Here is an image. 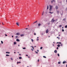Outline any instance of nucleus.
Segmentation results:
<instances>
[{
    "label": "nucleus",
    "instance_id": "nucleus-52",
    "mask_svg": "<svg viewBox=\"0 0 67 67\" xmlns=\"http://www.w3.org/2000/svg\"><path fill=\"white\" fill-rule=\"evenodd\" d=\"M48 24H50V23H49Z\"/></svg>",
    "mask_w": 67,
    "mask_h": 67
},
{
    "label": "nucleus",
    "instance_id": "nucleus-29",
    "mask_svg": "<svg viewBox=\"0 0 67 67\" xmlns=\"http://www.w3.org/2000/svg\"><path fill=\"white\" fill-rule=\"evenodd\" d=\"M58 64H60V62H58Z\"/></svg>",
    "mask_w": 67,
    "mask_h": 67
},
{
    "label": "nucleus",
    "instance_id": "nucleus-64",
    "mask_svg": "<svg viewBox=\"0 0 67 67\" xmlns=\"http://www.w3.org/2000/svg\"><path fill=\"white\" fill-rule=\"evenodd\" d=\"M66 2H67V0H66Z\"/></svg>",
    "mask_w": 67,
    "mask_h": 67
},
{
    "label": "nucleus",
    "instance_id": "nucleus-22",
    "mask_svg": "<svg viewBox=\"0 0 67 67\" xmlns=\"http://www.w3.org/2000/svg\"><path fill=\"white\" fill-rule=\"evenodd\" d=\"M19 58L20 59H21L22 58V57H19Z\"/></svg>",
    "mask_w": 67,
    "mask_h": 67
},
{
    "label": "nucleus",
    "instance_id": "nucleus-3",
    "mask_svg": "<svg viewBox=\"0 0 67 67\" xmlns=\"http://www.w3.org/2000/svg\"><path fill=\"white\" fill-rule=\"evenodd\" d=\"M55 8L56 10H57V9H58V6H56Z\"/></svg>",
    "mask_w": 67,
    "mask_h": 67
},
{
    "label": "nucleus",
    "instance_id": "nucleus-57",
    "mask_svg": "<svg viewBox=\"0 0 67 67\" xmlns=\"http://www.w3.org/2000/svg\"><path fill=\"white\" fill-rule=\"evenodd\" d=\"M62 29H64V27H62Z\"/></svg>",
    "mask_w": 67,
    "mask_h": 67
},
{
    "label": "nucleus",
    "instance_id": "nucleus-54",
    "mask_svg": "<svg viewBox=\"0 0 67 67\" xmlns=\"http://www.w3.org/2000/svg\"><path fill=\"white\" fill-rule=\"evenodd\" d=\"M28 29V28H26V30H27Z\"/></svg>",
    "mask_w": 67,
    "mask_h": 67
},
{
    "label": "nucleus",
    "instance_id": "nucleus-31",
    "mask_svg": "<svg viewBox=\"0 0 67 67\" xmlns=\"http://www.w3.org/2000/svg\"><path fill=\"white\" fill-rule=\"evenodd\" d=\"M61 26H62V25H60L59 26V27H61Z\"/></svg>",
    "mask_w": 67,
    "mask_h": 67
},
{
    "label": "nucleus",
    "instance_id": "nucleus-18",
    "mask_svg": "<svg viewBox=\"0 0 67 67\" xmlns=\"http://www.w3.org/2000/svg\"><path fill=\"white\" fill-rule=\"evenodd\" d=\"M63 21H65V20H66V18H64L63 19Z\"/></svg>",
    "mask_w": 67,
    "mask_h": 67
},
{
    "label": "nucleus",
    "instance_id": "nucleus-26",
    "mask_svg": "<svg viewBox=\"0 0 67 67\" xmlns=\"http://www.w3.org/2000/svg\"><path fill=\"white\" fill-rule=\"evenodd\" d=\"M42 48H43V47H40V49H42Z\"/></svg>",
    "mask_w": 67,
    "mask_h": 67
},
{
    "label": "nucleus",
    "instance_id": "nucleus-21",
    "mask_svg": "<svg viewBox=\"0 0 67 67\" xmlns=\"http://www.w3.org/2000/svg\"><path fill=\"white\" fill-rule=\"evenodd\" d=\"M26 48H25V47H24V48H23V49H25Z\"/></svg>",
    "mask_w": 67,
    "mask_h": 67
},
{
    "label": "nucleus",
    "instance_id": "nucleus-17",
    "mask_svg": "<svg viewBox=\"0 0 67 67\" xmlns=\"http://www.w3.org/2000/svg\"><path fill=\"white\" fill-rule=\"evenodd\" d=\"M14 44H15H15H16V42H14Z\"/></svg>",
    "mask_w": 67,
    "mask_h": 67
},
{
    "label": "nucleus",
    "instance_id": "nucleus-45",
    "mask_svg": "<svg viewBox=\"0 0 67 67\" xmlns=\"http://www.w3.org/2000/svg\"><path fill=\"white\" fill-rule=\"evenodd\" d=\"M19 62H18L17 63V64H19Z\"/></svg>",
    "mask_w": 67,
    "mask_h": 67
},
{
    "label": "nucleus",
    "instance_id": "nucleus-5",
    "mask_svg": "<svg viewBox=\"0 0 67 67\" xmlns=\"http://www.w3.org/2000/svg\"><path fill=\"white\" fill-rule=\"evenodd\" d=\"M55 20H54V19H52V22H55Z\"/></svg>",
    "mask_w": 67,
    "mask_h": 67
},
{
    "label": "nucleus",
    "instance_id": "nucleus-59",
    "mask_svg": "<svg viewBox=\"0 0 67 67\" xmlns=\"http://www.w3.org/2000/svg\"><path fill=\"white\" fill-rule=\"evenodd\" d=\"M14 54L15 53V52H14Z\"/></svg>",
    "mask_w": 67,
    "mask_h": 67
},
{
    "label": "nucleus",
    "instance_id": "nucleus-9",
    "mask_svg": "<svg viewBox=\"0 0 67 67\" xmlns=\"http://www.w3.org/2000/svg\"><path fill=\"white\" fill-rule=\"evenodd\" d=\"M66 61L65 62V61H64L63 62V64H65V63H66Z\"/></svg>",
    "mask_w": 67,
    "mask_h": 67
},
{
    "label": "nucleus",
    "instance_id": "nucleus-15",
    "mask_svg": "<svg viewBox=\"0 0 67 67\" xmlns=\"http://www.w3.org/2000/svg\"><path fill=\"white\" fill-rule=\"evenodd\" d=\"M6 54H10V52H6Z\"/></svg>",
    "mask_w": 67,
    "mask_h": 67
},
{
    "label": "nucleus",
    "instance_id": "nucleus-40",
    "mask_svg": "<svg viewBox=\"0 0 67 67\" xmlns=\"http://www.w3.org/2000/svg\"><path fill=\"white\" fill-rule=\"evenodd\" d=\"M32 49H34V47H33V46H32Z\"/></svg>",
    "mask_w": 67,
    "mask_h": 67
},
{
    "label": "nucleus",
    "instance_id": "nucleus-62",
    "mask_svg": "<svg viewBox=\"0 0 67 67\" xmlns=\"http://www.w3.org/2000/svg\"><path fill=\"white\" fill-rule=\"evenodd\" d=\"M34 47H36V46H34Z\"/></svg>",
    "mask_w": 67,
    "mask_h": 67
},
{
    "label": "nucleus",
    "instance_id": "nucleus-36",
    "mask_svg": "<svg viewBox=\"0 0 67 67\" xmlns=\"http://www.w3.org/2000/svg\"><path fill=\"white\" fill-rule=\"evenodd\" d=\"M58 55L59 57V54H58Z\"/></svg>",
    "mask_w": 67,
    "mask_h": 67
},
{
    "label": "nucleus",
    "instance_id": "nucleus-24",
    "mask_svg": "<svg viewBox=\"0 0 67 67\" xmlns=\"http://www.w3.org/2000/svg\"><path fill=\"white\" fill-rule=\"evenodd\" d=\"M38 26H40L41 25V24H38Z\"/></svg>",
    "mask_w": 67,
    "mask_h": 67
},
{
    "label": "nucleus",
    "instance_id": "nucleus-53",
    "mask_svg": "<svg viewBox=\"0 0 67 67\" xmlns=\"http://www.w3.org/2000/svg\"><path fill=\"white\" fill-rule=\"evenodd\" d=\"M19 55L20 56H21V54H19Z\"/></svg>",
    "mask_w": 67,
    "mask_h": 67
},
{
    "label": "nucleus",
    "instance_id": "nucleus-39",
    "mask_svg": "<svg viewBox=\"0 0 67 67\" xmlns=\"http://www.w3.org/2000/svg\"><path fill=\"white\" fill-rule=\"evenodd\" d=\"M57 13H59V11H57Z\"/></svg>",
    "mask_w": 67,
    "mask_h": 67
},
{
    "label": "nucleus",
    "instance_id": "nucleus-28",
    "mask_svg": "<svg viewBox=\"0 0 67 67\" xmlns=\"http://www.w3.org/2000/svg\"><path fill=\"white\" fill-rule=\"evenodd\" d=\"M39 40V39H38V38H37V39H36L37 41H38Z\"/></svg>",
    "mask_w": 67,
    "mask_h": 67
},
{
    "label": "nucleus",
    "instance_id": "nucleus-11",
    "mask_svg": "<svg viewBox=\"0 0 67 67\" xmlns=\"http://www.w3.org/2000/svg\"><path fill=\"white\" fill-rule=\"evenodd\" d=\"M54 53H57V50H55L54 51Z\"/></svg>",
    "mask_w": 67,
    "mask_h": 67
},
{
    "label": "nucleus",
    "instance_id": "nucleus-50",
    "mask_svg": "<svg viewBox=\"0 0 67 67\" xmlns=\"http://www.w3.org/2000/svg\"><path fill=\"white\" fill-rule=\"evenodd\" d=\"M2 24L3 25H4V24H3V23H2Z\"/></svg>",
    "mask_w": 67,
    "mask_h": 67
},
{
    "label": "nucleus",
    "instance_id": "nucleus-44",
    "mask_svg": "<svg viewBox=\"0 0 67 67\" xmlns=\"http://www.w3.org/2000/svg\"><path fill=\"white\" fill-rule=\"evenodd\" d=\"M28 58H30V57L29 56H28Z\"/></svg>",
    "mask_w": 67,
    "mask_h": 67
},
{
    "label": "nucleus",
    "instance_id": "nucleus-4",
    "mask_svg": "<svg viewBox=\"0 0 67 67\" xmlns=\"http://www.w3.org/2000/svg\"><path fill=\"white\" fill-rule=\"evenodd\" d=\"M46 33H48V30L47 29L46 30Z\"/></svg>",
    "mask_w": 67,
    "mask_h": 67
},
{
    "label": "nucleus",
    "instance_id": "nucleus-49",
    "mask_svg": "<svg viewBox=\"0 0 67 67\" xmlns=\"http://www.w3.org/2000/svg\"><path fill=\"white\" fill-rule=\"evenodd\" d=\"M37 52H39V50H37Z\"/></svg>",
    "mask_w": 67,
    "mask_h": 67
},
{
    "label": "nucleus",
    "instance_id": "nucleus-47",
    "mask_svg": "<svg viewBox=\"0 0 67 67\" xmlns=\"http://www.w3.org/2000/svg\"><path fill=\"white\" fill-rule=\"evenodd\" d=\"M41 35H43V33H42L41 34Z\"/></svg>",
    "mask_w": 67,
    "mask_h": 67
},
{
    "label": "nucleus",
    "instance_id": "nucleus-13",
    "mask_svg": "<svg viewBox=\"0 0 67 67\" xmlns=\"http://www.w3.org/2000/svg\"><path fill=\"white\" fill-rule=\"evenodd\" d=\"M15 37L16 38H18V36H15Z\"/></svg>",
    "mask_w": 67,
    "mask_h": 67
},
{
    "label": "nucleus",
    "instance_id": "nucleus-63",
    "mask_svg": "<svg viewBox=\"0 0 67 67\" xmlns=\"http://www.w3.org/2000/svg\"><path fill=\"white\" fill-rule=\"evenodd\" d=\"M66 10H67V8H66Z\"/></svg>",
    "mask_w": 67,
    "mask_h": 67
},
{
    "label": "nucleus",
    "instance_id": "nucleus-19",
    "mask_svg": "<svg viewBox=\"0 0 67 67\" xmlns=\"http://www.w3.org/2000/svg\"><path fill=\"white\" fill-rule=\"evenodd\" d=\"M6 56H9V55H8V54H6Z\"/></svg>",
    "mask_w": 67,
    "mask_h": 67
},
{
    "label": "nucleus",
    "instance_id": "nucleus-38",
    "mask_svg": "<svg viewBox=\"0 0 67 67\" xmlns=\"http://www.w3.org/2000/svg\"><path fill=\"white\" fill-rule=\"evenodd\" d=\"M58 40H60V37H58Z\"/></svg>",
    "mask_w": 67,
    "mask_h": 67
},
{
    "label": "nucleus",
    "instance_id": "nucleus-35",
    "mask_svg": "<svg viewBox=\"0 0 67 67\" xmlns=\"http://www.w3.org/2000/svg\"><path fill=\"white\" fill-rule=\"evenodd\" d=\"M62 31L63 32L64 31V29H62Z\"/></svg>",
    "mask_w": 67,
    "mask_h": 67
},
{
    "label": "nucleus",
    "instance_id": "nucleus-10",
    "mask_svg": "<svg viewBox=\"0 0 67 67\" xmlns=\"http://www.w3.org/2000/svg\"><path fill=\"white\" fill-rule=\"evenodd\" d=\"M16 25H18V26H19V23H16Z\"/></svg>",
    "mask_w": 67,
    "mask_h": 67
},
{
    "label": "nucleus",
    "instance_id": "nucleus-25",
    "mask_svg": "<svg viewBox=\"0 0 67 67\" xmlns=\"http://www.w3.org/2000/svg\"><path fill=\"white\" fill-rule=\"evenodd\" d=\"M43 57L44 58H46V57H45V56H43Z\"/></svg>",
    "mask_w": 67,
    "mask_h": 67
},
{
    "label": "nucleus",
    "instance_id": "nucleus-37",
    "mask_svg": "<svg viewBox=\"0 0 67 67\" xmlns=\"http://www.w3.org/2000/svg\"><path fill=\"white\" fill-rule=\"evenodd\" d=\"M58 43L59 44H61L62 43L61 42H58Z\"/></svg>",
    "mask_w": 67,
    "mask_h": 67
},
{
    "label": "nucleus",
    "instance_id": "nucleus-7",
    "mask_svg": "<svg viewBox=\"0 0 67 67\" xmlns=\"http://www.w3.org/2000/svg\"><path fill=\"white\" fill-rule=\"evenodd\" d=\"M16 41L17 42H20V40H19V39H16Z\"/></svg>",
    "mask_w": 67,
    "mask_h": 67
},
{
    "label": "nucleus",
    "instance_id": "nucleus-42",
    "mask_svg": "<svg viewBox=\"0 0 67 67\" xmlns=\"http://www.w3.org/2000/svg\"><path fill=\"white\" fill-rule=\"evenodd\" d=\"M35 53H37V54H38V52H36V51L35 52Z\"/></svg>",
    "mask_w": 67,
    "mask_h": 67
},
{
    "label": "nucleus",
    "instance_id": "nucleus-60",
    "mask_svg": "<svg viewBox=\"0 0 67 67\" xmlns=\"http://www.w3.org/2000/svg\"><path fill=\"white\" fill-rule=\"evenodd\" d=\"M35 22H34V24H35Z\"/></svg>",
    "mask_w": 67,
    "mask_h": 67
},
{
    "label": "nucleus",
    "instance_id": "nucleus-32",
    "mask_svg": "<svg viewBox=\"0 0 67 67\" xmlns=\"http://www.w3.org/2000/svg\"><path fill=\"white\" fill-rule=\"evenodd\" d=\"M37 20L35 22V23H37Z\"/></svg>",
    "mask_w": 67,
    "mask_h": 67
},
{
    "label": "nucleus",
    "instance_id": "nucleus-41",
    "mask_svg": "<svg viewBox=\"0 0 67 67\" xmlns=\"http://www.w3.org/2000/svg\"><path fill=\"white\" fill-rule=\"evenodd\" d=\"M34 35H36V33H34Z\"/></svg>",
    "mask_w": 67,
    "mask_h": 67
},
{
    "label": "nucleus",
    "instance_id": "nucleus-27",
    "mask_svg": "<svg viewBox=\"0 0 67 67\" xmlns=\"http://www.w3.org/2000/svg\"><path fill=\"white\" fill-rule=\"evenodd\" d=\"M31 41L32 42H33L34 41L33 40V39H31Z\"/></svg>",
    "mask_w": 67,
    "mask_h": 67
},
{
    "label": "nucleus",
    "instance_id": "nucleus-30",
    "mask_svg": "<svg viewBox=\"0 0 67 67\" xmlns=\"http://www.w3.org/2000/svg\"><path fill=\"white\" fill-rule=\"evenodd\" d=\"M65 28H67V25L66 26H65Z\"/></svg>",
    "mask_w": 67,
    "mask_h": 67
},
{
    "label": "nucleus",
    "instance_id": "nucleus-23",
    "mask_svg": "<svg viewBox=\"0 0 67 67\" xmlns=\"http://www.w3.org/2000/svg\"><path fill=\"white\" fill-rule=\"evenodd\" d=\"M1 44H2L3 43V41H1Z\"/></svg>",
    "mask_w": 67,
    "mask_h": 67
},
{
    "label": "nucleus",
    "instance_id": "nucleus-46",
    "mask_svg": "<svg viewBox=\"0 0 67 67\" xmlns=\"http://www.w3.org/2000/svg\"><path fill=\"white\" fill-rule=\"evenodd\" d=\"M57 49H58V47H57Z\"/></svg>",
    "mask_w": 67,
    "mask_h": 67
},
{
    "label": "nucleus",
    "instance_id": "nucleus-1",
    "mask_svg": "<svg viewBox=\"0 0 67 67\" xmlns=\"http://www.w3.org/2000/svg\"><path fill=\"white\" fill-rule=\"evenodd\" d=\"M53 8V6L49 5V10L50 11L52 10V8Z\"/></svg>",
    "mask_w": 67,
    "mask_h": 67
},
{
    "label": "nucleus",
    "instance_id": "nucleus-14",
    "mask_svg": "<svg viewBox=\"0 0 67 67\" xmlns=\"http://www.w3.org/2000/svg\"><path fill=\"white\" fill-rule=\"evenodd\" d=\"M57 46H58V47H59L60 46V44H59L58 45H57Z\"/></svg>",
    "mask_w": 67,
    "mask_h": 67
},
{
    "label": "nucleus",
    "instance_id": "nucleus-8",
    "mask_svg": "<svg viewBox=\"0 0 67 67\" xmlns=\"http://www.w3.org/2000/svg\"><path fill=\"white\" fill-rule=\"evenodd\" d=\"M53 2H55V0H53L52 1H51L52 3H53Z\"/></svg>",
    "mask_w": 67,
    "mask_h": 67
},
{
    "label": "nucleus",
    "instance_id": "nucleus-34",
    "mask_svg": "<svg viewBox=\"0 0 67 67\" xmlns=\"http://www.w3.org/2000/svg\"><path fill=\"white\" fill-rule=\"evenodd\" d=\"M60 46H63V44H61Z\"/></svg>",
    "mask_w": 67,
    "mask_h": 67
},
{
    "label": "nucleus",
    "instance_id": "nucleus-43",
    "mask_svg": "<svg viewBox=\"0 0 67 67\" xmlns=\"http://www.w3.org/2000/svg\"><path fill=\"white\" fill-rule=\"evenodd\" d=\"M31 50L32 51H33V49H31Z\"/></svg>",
    "mask_w": 67,
    "mask_h": 67
},
{
    "label": "nucleus",
    "instance_id": "nucleus-48",
    "mask_svg": "<svg viewBox=\"0 0 67 67\" xmlns=\"http://www.w3.org/2000/svg\"><path fill=\"white\" fill-rule=\"evenodd\" d=\"M26 56H28V55L27 54H26Z\"/></svg>",
    "mask_w": 67,
    "mask_h": 67
},
{
    "label": "nucleus",
    "instance_id": "nucleus-56",
    "mask_svg": "<svg viewBox=\"0 0 67 67\" xmlns=\"http://www.w3.org/2000/svg\"><path fill=\"white\" fill-rule=\"evenodd\" d=\"M38 62H39V60H37Z\"/></svg>",
    "mask_w": 67,
    "mask_h": 67
},
{
    "label": "nucleus",
    "instance_id": "nucleus-51",
    "mask_svg": "<svg viewBox=\"0 0 67 67\" xmlns=\"http://www.w3.org/2000/svg\"><path fill=\"white\" fill-rule=\"evenodd\" d=\"M5 36H7V35H5Z\"/></svg>",
    "mask_w": 67,
    "mask_h": 67
},
{
    "label": "nucleus",
    "instance_id": "nucleus-12",
    "mask_svg": "<svg viewBox=\"0 0 67 67\" xmlns=\"http://www.w3.org/2000/svg\"><path fill=\"white\" fill-rule=\"evenodd\" d=\"M49 13H51V14H52V13H53V12H49Z\"/></svg>",
    "mask_w": 67,
    "mask_h": 67
},
{
    "label": "nucleus",
    "instance_id": "nucleus-16",
    "mask_svg": "<svg viewBox=\"0 0 67 67\" xmlns=\"http://www.w3.org/2000/svg\"><path fill=\"white\" fill-rule=\"evenodd\" d=\"M49 8V6L48 5V6H47V9L48 10V9Z\"/></svg>",
    "mask_w": 67,
    "mask_h": 67
},
{
    "label": "nucleus",
    "instance_id": "nucleus-33",
    "mask_svg": "<svg viewBox=\"0 0 67 67\" xmlns=\"http://www.w3.org/2000/svg\"><path fill=\"white\" fill-rule=\"evenodd\" d=\"M11 60H13V59L12 58H10Z\"/></svg>",
    "mask_w": 67,
    "mask_h": 67
},
{
    "label": "nucleus",
    "instance_id": "nucleus-58",
    "mask_svg": "<svg viewBox=\"0 0 67 67\" xmlns=\"http://www.w3.org/2000/svg\"><path fill=\"white\" fill-rule=\"evenodd\" d=\"M12 37H13V36H12Z\"/></svg>",
    "mask_w": 67,
    "mask_h": 67
},
{
    "label": "nucleus",
    "instance_id": "nucleus-20",
    "mask_svg": "<svg viewBox=\"0 0 67 67\" xmlns=\"http://www.w3.org/2000/svg\"><path fill=\"white\" fill-rule=\"evenodd\" d=\"M44 12H42V15H43V14H44Z\"/></svg>",
    "mask_w": 67,
    "mask_h": 67
},
{
    "label": "nucleus",
    "instance_id": "nucleus-6",
    "mask_svg": "<svg viewBox=\"0 0 67 67\" xmlns=\"http://www.w3.org/2000/svg\"><path fill=\"white\" fill-rule=\"evenodd\" d=\"M20 35L21 36V37L24 36V34H22Z\"/></svg>",
    "mask_w": 67,
    "mask_h": 67
},
{
    "label": "nucleus",
    "instance_id": "nucleus-2",
    "mask_svg": "<svg viewBox=\"0 0 67 67\" xmlns=\"http://www.w3.org/2000/svg\"><path fill=\"white\" fill-rule=\"evenodd\" d=\"M15 35H20V33H17Z\"/></svg>",
    "mask_w": 67,
    "mask_h": 67
},
{
    "label": "nucleus",
    "instance_id": "nucleus-55",
    "mask_svg": "<svg viewBox=\"0 0 67 67\" xmlns=\"http://www.w3.org/2000/svg\"><path fill=\"white\" fill-rule=\"evenodd\" d=\"M19 64H20V63H21V62H19Z\"/></svg>",
    "mask_w": 67,
    "mask_h": 67
},
{
    "label": "nucleus",
    "instance_id": "nucleus-61",
    "mask_svg": "<svg viewBox=\"0 0 67 67\" xmlns=\"http://www.w3.org/2000/svg\"><path fill=\"white\" fill-rule=\"evenodd\" d=\"M59 36H60V35H59Z\"/></svg>",
    "mask_w": 67,
    "mask_h": 67
}]
</instances>
